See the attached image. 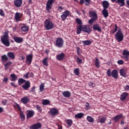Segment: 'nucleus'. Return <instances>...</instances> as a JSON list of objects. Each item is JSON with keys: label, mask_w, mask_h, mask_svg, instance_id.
<instances>
[{"label": "nucleus", "mask_w": 129, "mask_h": 129, "mask_svg": "<svg viewBox=\"0 0 129 129\" xmlns=\"http://www.w3.org/2000/svg\"><path fill=\"white\" fill-rule=\"evenodd\" d=\"M1 41L6 47H9L10 46L11 42L9 39V31L4 32V35L1 38Z\"/></svg>", "instance_id": "obj_1"}, {"label": "nucleus", "mask_w": 129, "mask_h": 129, "mask_svg": "<svg viewBox=\"0 0 129 129\" xmlns=\"http://www.w3.org/2000/svg\"><path fill=\"white\" fill-rule=\"evenodd\" d=\"M81 31L89 34L91 32L92 30L88 25H84L82 26H80L77 27V34L78 35H79Z\"/></svg>", "instance_id": "obj_2"}, {"label": "nucleus", "mask_w": 129, "mask_h": 129, "mask_svg": "<svg viewBox=\"0 0 129 129\" xmlns=\"http://www.w3.org/2000/svg\"><path fill=\"white\" fill-rule=\"evenodd\" d=\"M44 27L46 30H50L55 28V24L48 18L44 21Z\"/></svg>", "instance_id": "obj_3"}, {"label": "nucleus", "mask_w": 129, "mask_h": 129, "mask_svg": "<svg viewBox=\"0 0 129 129\" xmlns=\"http://www.w3.org/2000/svg\"><path fill=\"white\" fill-rule=\"evenodd\" d=\"M106 74L109 77L112 76L115 79L118 78V71L116 70H113L111 72V70L109 69L107 70Z\"/></svg>", "instance_id": "obj_4"}, {"label": "nucleus", "mask_w": 129, "mask_h": 129, "mask_svg": "<svg viewBox=\"0 0 129 129\" xmlns=\"http://www.w3.org/2000/svg\"><path fill=\"white\" fill-rule=\"evenodd\" d=\"M124 35L121 30V29H118L116 34H115V38L117 41V42H121L123 39Z\"/></svg>", "instance_id": "obj_5"}, {"label": "nucleus", "mask_w": 129, "mask_h": 129, "mask_svg": "<svg viewBox=\"0 0 129 129\" xmlns=\"http://www.w3.org/2000/svg\"><path fill=\"white\" fill-rule=\"evenodd\" d=\"M55 45L58 48H62L64 45V40L61 37H57L55 40Z\"/></svg>", "instance_id": "obj_6"}, {"label": "nucleus", "mask_w": 129, "mask_h": 129, "mask_svg": "<svg viewBox=\"0 0 129 129\" xmlns=\"http://www.w3.org/2000/svg\"><path fill=\"white\" fill-rule=\"evenodd\" d=\"M55 0H48L46 4V10L47 13H50V11L52 10L53 4L55 2Z\"/></svg>", "instance_id": "obj_7"}, {"label": "nucleus", "mask_w": 129, "mask_h": 129, "mask_svg": "<svg viewBox=\"0 0 129 129\" xmlns=\"http://www.w3.org/2000/svg\"><path fill=\"white\" fill-rule=\"evenodd\" d=\"M70 15V12L68 10L65 11L63 14L60 16V18L62 21H65L67 17Z\"/></svg>", "instance_id": "obj_8"}, {"label": "nucleus", "mask_w": 129, "mask_h": 129, "mask_svg": "<svg viewBox=\"0 0 129 129\" xmlns=\"http://www.w3.org/2000/svg\"><path fill=\"white\" fill-rule=\"evenodd\" d=\"M49 112L52 117L59 114V110L56 108H52L50 109Z\"/></svg>", "instance_id": "obj_9"}, {"label": "nucleus", "mask_w": 129, "mask_h": 129, "mask_svg": "<svg viewBox=\"0 0 129 129\" xmlns=\"http://www.w3.org/2000/svg\"><path fill=\"white\" fill-rule=\"evenodd\" d=\"M65 57H66V54L63 52H61L59 54H57L56 56V59L59 61H62L65 59Z\"/></svg>", "instance_id": "obj_10"}, {"label": "nucleus", "mask_w": 129, "mask_h": 129, "mask_svg": "<svg viewBox=\"0 0 129 129\" xmlns=\"http://www.w3.org/2000/svg\"><path fill=\"white\" fill-rule=\"evenodd\" d=\"M14 4L17 8H20L22 6L23 0H15L14 1Z\"/></svg>", "instance_id": "obj_11"}, {"label": "nucleus", "mask_w": 129, "mask_h": 129, "mask_svg": "<svg viewBox=\"0 0 129 129\" xmlns=\"http://www.w3.org/2000/svg\"><path fill=\"white\" fill-rule=\"evenodd\" d=\"M31 87V83L30 82L28 81L25 82V84L23 85L22 87L25 90H28L29 88Z\"/></svg>", "instance_id": "obj_12"}, {"label": "nucleus", "mask_w": 129, "mask_h": 129, "mask_svg": "<svg viewBox=\"0 0 129 129\" xmlns=\"http://www.w3.org/2000/svg\"><path fill=\"white\" fill-rule=\"evenodd\" d=\"M33 58V54H28V55H27L26 56V63L28 64H31L32 62V59Z\"/></svg>", "instance_id": "obj_13"}, {"label": "nucleus", "mask_w": 129, "mask_h": 129, "mask_svg": "<svg viewBox=\"0 0 129 129\" xmlns=\"http://www.w3.org/2000/svg\"><path fill=\"white\" fill-rule=\"evenodd\" d=\"M42 126L41 123H37L34 124H33L32 125L30 126L29 127V129H39L41 128Z\"/></svg>", "instance_id": "obj_14"}, {"label": "nucleus", "mask_w": 129, "mask_h": 129, "mask_svg": "<svg viewBox=\"0 0 129 129\" xmlns=\"http://www.w3.org/2000/svg\"><path fill=\"white\" fill-rule=\"evenodd\" d=\"M30 99L28 96H25L21 99V102L24 104H27L29 102Z\"/></svg>", "instance_id": "obj_15"}, {"label": "nucleus", "mask_w": 129, "mask_h": 129, "mask_svg": "<svg viewBox=\"0 0 129 129\" xmlns=\"http://www.w3.org/2000/svg\"><path fill=\"white\" fill-rule=\"evenodd\" d=\"M128 96V93L126 92L122 93L120 96V99L121 101H124Z\"/></svg>", "instance_id": "obj_16"}, {"label": "nucleus", "mask_w": 129, "mask_h": 129, "mask_svg": "<svg viewBox=\"0 0 129 129\" xmlns=\"http://www.w3.org/2000/svg\"><path fill=\"white\" fill-rule=\"evenodd\" d=\"M89 17L91 18V19H93L95 20H97L98 18L97 14L93 11L89 12Z\"/></svg>", "instance_id": "obj_17"}, {"label": "nucleus", "mask_w": 129, "mask_h": 129, "mask_svg": "<svg viewBox=\"0 0 129 129\" xmlns=\"http://www.w3.org/2000/svg\"><path fill=\"white\" fill-rule=\"evenodd\" d=\"M13 39L16 43H20L23 42L24 40L22 37H18L17 36H14V37H13Z\"/></svg>", "instance_id": "obj_18"}, {"label": "nucleus", "mask_w": 129, "mask_h": 129, "mask_svg": "<svg viewBox=\"0 0 129 129\" xmlns=\"http://www.w3.org/2000/svg\"><path fill=\"white\" fill-rule=\"evenodd\" d=\"M93 29L94 31H98L99 32L102 31L101 27H100L99 25L98 24H95L93 25Z\"/></svg>", "instance_id": "obj_19"}, {"label": "nucleus", "mask_w": 129, "mask_h": 129, "mask_svg": "<svg viewBox=\"0 0 129 129\" xmlns=\"http://www.w3.org/2000/svg\"><path fill=\"white\" fill-rule=\"evenodd\" d=\"M120 75L124 78L126 77V70L124 69H122L119 70Z\"/></svg>", "instance_id": "obj_20"}, {"label": "nucleus", "mask_w": 129, "mask_h": 129, "mask_svg": "<svg viewBox=\"0 0 129 129\" xmlns=\"http://www.w3.org/2000/svg\"><path fill=\"white\" fill-rule=\"evenodd\" d=\"M102 4L103 5V9H108V7H109V4L108 2L107 1H103Z\"/></svg>", "instance_id": "obj_21"}, {"label": "nucleus", "mask_w": 129, "mask_h": 129, "mask_svg": "<svg viewBox=\"0 0 129 129\" xmlns=\"http://www.w3.org/2000/svg\"><path fill=\"white\" fill-rule=\"evenodd\" d=\"M22 17V15L20 13L17 12L15 15V19L16 21H20V19Z\"/></svg>", "instance_id": "obj_22"}, {"label": "nucleus", "mask_w": 129, "mask_h": 129, "mask_svg": "<svg viewBox=\"0 0 129 129\" xmlns=\"http://www.w3.org/2000/svg\"><path fill=\"white\" fill-rule=\"evenodd\" d=\"M7 56L11 59H14L15 58V52H8Z\"/></svg>", "instance_id": "obj_23"}, {"label": "nucleus", "mask_w": 129, "mask_h": 129, "mask_svg": "<svg viewBox=\"0 0 129 129\" xmlns=\"http://www.w3.org/2000/svg\"><path fill=\"white\" fill-rule=\"evenodd\" d=\"M1 60L2 62L6 63L8 60V57L6 54H4V55H2L1 57Z\"/></svg>", "instance_id": "obj_24"}, {"label": "nucleus", "mask_w": 129, "mask_h": 129, "mask_svg": "<svg viewBox=\"0 0 129 129\" xmlns=\"http://www.w3.org/2000/svg\"><path fill=\"white\" fill-rule=\"evenodd\" d=\"M102 13L104 17L105 18H107L109 15L107 9L102 10Z\"/></svg>", "instance_id": "obj_25"}, {"label": "nucleus", "mask_w": 129, "mask_h": 129, "mask_svg": "<svg viewBox=\"0 0 129 129\" xmlns=\"http://www.w3.org/2000/svg\"><path fill=\"white\" fill-rule=\"evenodd\" d=\"M116 3L120 7H123L125 5L124 0H116Z\"/></svg>", "instance_id": "obj_26"}, {"label": "nucleus", "mask_w": 129, "mask_h": 129, "mask_svg": "<svg viewBox=\"0 0 129 129\" xmlns=\"http://www.w3.org/2000/svg\"><path fill=\"white\" fill-rule=\"evenodd\" d=\"M10 77L12 78L11 81L12 82H16L18 80V77L15 74H11Z\"/></svg>", "instance_id": "obj_27"}, {"label": "nucleus", "mask_w": 129, "mask_h": 129, "mask_svg": "<svg viewBox=\"0 0 129 129\" xmlns=\"http://www.w3.org/2000/svg\"><path fill=\"white\" fill-rule=\"evenodd\" d=\"M62 95L64 97H70L71 96V93L69 91H64L62 93Z\"/></svg>", "instance_id": "obj_28"}, {"label": "nucleus", "mask_w": 129, "mask_h": 129, "mask_svg": "<svg viewBox=\"0 0 129 129\" xmlns=\"http://www.w3.org/2000/svg\"><path fill=\"white\" fill-rule=\"evenodd\" d=\"M13 107L15 108H17L18 110L20 112L22 111V108L20 105L17 103H15V104L13 105Z\"/></svg>", "instance_id": "obj_29"}, {"label": "nucleus", "mask_w": 129, "mask_h": 129, "mask_svg": "<svg viewBox=\"0 0 129 129\" xmlns=\"http://www.w3.org/2000/svg\"><path fill=\"white\" fill-rule=\"evenodd\" d=\"M34 115V112L33 111H30L27 114V118H30L33 117Z\"/></svg>", "instance_id": "obj_30"}, {"label": "nucleus", "mask_w": 129, "mask_h": 129, "mask_svg": "<svg viewBox=\"0 0 129 129\" xmlns=\"http://www.w3.org/2000/svg\"><path fill=\"white\" fill-rule=\"evenodd\" d=\"M122 117H123V115L122 114H120L118 115H116L115 116V117H114L113 118V119L114 120V121H117L118 120L121 119Z\"/></svg>", "instance_id": "obj_31"}, {"label": "nucleus", "mask_w": 129, "mask_h": 129, "mask_svg": "<svg viewBox=\"0 0 129 129\" xmlns=\"http://www.w3.org/2000/svg\"><path fill=\"white\" fill-rule=\"evenodd\" d=\"M20 118L22 121H24L25 120V115L24 114V112L21 111L20 112Z\"/></svg>", "instance_id": "obj_32"}, {"label": "nucleus", "mask_w": 129, "mask_h": 129, "mask_svg": "<svg viewBox=\"0 0 129 129\" xmlns=\"http://www.w3.org/2000/svg\"><path fill=\"white\" fill-rule=\"evenodd\" d=\"M29 27L28 26H26V25H24L21 27V30L22 32H26L29 31Z\"/></svg>", "instance_id": "obj_33"}, {"label": "nucleus", "mask_w": 129, "mask_h": 129, "mask_svg": "<svg viewBox=\"0 0 129 129\" xmlns=\"http://www.w3.org/2000/svg\"><path fill=\"white\" fill-rule=\"evenodd\" d=\"M66 124L69 125V127L71 126L72 125V124L73 123V121L71 119H67L66 120Z\"/></svg>", "instance_id": "obj_34"}, {"label": "nucleus", "mask_w": 129, "mask_h": 129, "mask_svg": "<svg viewBox=\"0 0 129 129\" xmlns=\"http://www.w3.org/2000/svg\"><path fill=\"white\" fill-rule=\"evenodd\" d=\"M76 22L77 23V24L79 25V26H83V24L82 22V20L79 18H76Z\"/></svg>", "instance_id": "obj_35"}, {"label": "nucleus", "mask_w": 129, "mask_h": 129, "mask_svg": "<svg viewBox=\"0 0 129 129\" xmlns=\"http://www.w3.org/2000/svg\"><path fill=\"white\" fill-rule=\"evenodd\" d=\"M82 43L86 46H88L91 44V40H83Z\"/></svg>", "instance_id": "obj_36"}, {"label": "nucleus", "mask_w": 129, "mask_h": 129, "mask_svg": "<svg viewBox=\"0 0 129 129\" xmlns=\"http://www.w3.org/2000/svg\"><path fill=\"white\" fill-rule=\"evenodd\" d=\"M26 80H25L22 78L19 79L18 80V84L19 86H21L22 84L26 83Z\"/></svg>", "instance_id": "obj_37"}, {"label": "nucleus", "mask_w": 129, "mask_h": 129, "mask_svg": "<svg viewBox=\"0 0 129 129\" xmlns=\"http://www.w3.org/2000/svg\"><path fill=\"white\" fill-rule=\"evenodd\" d=\"M106 120V117H103L99 119V121H97V123L100 122L101 123H104Z\"/></svg>", "instance_id": "obj_38"}, {"label": "nucleus", "mask_w": 129, "mask_h": 129, "mask_svg": "<svg viewBox=\"0 0 129 129\" xmlns=\"http://www.w3.org/2000/svg\"><path fill=\"white\" fill-rule=\"evenodd\" d=\"M42 63L44 66L48 67L49 64L48 63V57H45L44 59L43 60Z\"/></svg>", "instance_id": "obj_39"}, {"label": "nucleus", "mask_w": 129, "mask_h": 129, "mask_svg": "<svg viewBox=\"0 0 129 129\" xmlns=\"http://www.w3.org/2000/svg\"><path fill=\"white\" fill-rule=\"evenodd\" d=\"M95 65L98 68H99L100 67V62H99V60L98 57L95 58Z\"/></svg>", "instance_id": "obj_40"}, {"label": "nucleus", "mask_w": 129, "mask_h": 129, "mask_svg": "<svg viewBox=\"0 0 129 129\" xmlns=\"http://www.w3.org/2000/svg\"><path fill=\"white\" fill-rule=\"evenodd\" d=\"M84 115L83 113H79L76 114L75 117L77 118H81L84 116Z\"/></svg>", "instance_id": "obj_41"}, {"label": "nucleus", "mask_w": 129, "mask_h": 129, "mask_svg": "<svg viewBox=\"0 0 129 129\" xmlns=\"http://www.w3.org/2000/svg\"><path fill=\"white\" fill-rule=\"evenodd\" d=\"M87 120H88V121H89V122H91L93 123L94 122V118H93L91 116H88L87 117Z\"/></svg>", "instance_id": "obj_42"}, {"label": "nucleus", "mask_w": 129, "mask_h": 129, "mask_svg": "<svg viewBox=\"0 0 129 129\" xmlns=\"http://www.w3.org/2000/svg\"><path fill=\"white\" fill-rule=\"evenodd\" d=\"M117 31V25L116 24H115V28H113L112 30H111L110 33L111 34H114Z\"/></svg>", "instance_id": "obj_43"}, {"label": "nucleus", "mask_w": 129, "mask_h": 129, "mask_svg": "<svg viewBox=\"0 0 129 129\" xmlns=\"http://www.w3.org/2000/svg\"><path fill=\"white\" fill-rule=\"evenodd\" d=\"M122 55L124 56H129V51L128 50H126V49H124L122 52Z\"/></svg>", "instance_id": "obj_44"}, {"label": "nucleus", "mask_w": 129, "mask_h": 129, "mask_svg": "<svg viewBox=\"0 0 129 129\" xmlns=\"http://www.w3.org/2000/svg\"><path fill=\"white\" fill-rule=\"evenodd\" d=\"M97 20L96 19H93V18H91V19H89V21H88V23L92 25H93V23L96 21Z\"/></svg>", "instance_id": "obj_45"}, {"label": "nucleus", "mask_w": 129, "mask_h": 129, "mask_svg": "<svg viewBox=\"0 0 129 129\" xmlns=\"http://www.w3.org/2000/svg\"><path fill=\"white\" fill-rule=\"evenodd\" d=\"M50 104V101L48 100H44L42 102V104L43 105H47Z\"/></svg>", "instance_id": "obj_46"}, {"label": "nucleus", "mask_w": 129, "mask_h": 129, "mask_svg": "<svg viewBox=\"0 0 129 129\" xmlns=\"http://www.w3.org/2000/svg\"><path fill=\"white\" fill-rule=\"evenodd\" d=\"M88 85L90 88H93V87H95V86H96L95 83L93 82H90L89 83Z\"/></svg>", "instance_id": "obj_47"}, {"label": "nucleus", "mask_w": 129, "mask_h": 129, "mask_svg": "<svg viewBox=\"0 0 129 129\" xmlns=\"http://www.w3.org/2000/svg\"><path fill=\"white\" fill-rule=\"evenodd\" d=\"M44 87H45V86L43 84H42L40 86V87H39V89H40V92H43L44 91Z\"/></svg>", "instance_id": "obj_48"}, {"label": "nucleus", "mask_w": 129, "mask_h": 129, "mask_svg": "<svg viewBox=\"0 0 129 129\" xmlns=\"http://www.w3.org/2000/svg\"><path fill=\"white\" fill-rule=\"evenodd\" d=\"M74 73L77 76L79 75V69H75Z\"/></svg>", "instance_id": "obj_49"}, {"label": "nucleus", "mask_w": 129, "mask_h": 129, "mask_svg": "<svg viewBox=\"0 0 129 129\" xmlns=\"http://www.w3.org/2000/svg\"><path fill=\"white\" fill-rule=\"evenodd\" d=\"M0 15L2 17H4L5 16V13H4V11L2 9H0Z\"/></svg>", "instance_id": "obj_50"}, {"label": "nucleus", "mask_w": 129, "mask_h": 129, "mask_svg": "<svg viewBox=\"0 0 129 129\" xmlns=\"http://www.w3.org/2000/svg\"><path fill=\"white\" fill-rule=\"evenodd\" d=\"M90 107L89 106V103L87 102L86 103V105L85 106V109L86 110H88L90 109Z\"/></svg>", "instance_id": "obj_51"}, {"label": "nucleus", "mask_w": 129, "mask_h": 129, "mask_svg": "<svg viewBox=\"0 0 129 129\" xmlns=\"http://www.w3.org/2000/svg\"><path fill=\"white\" fill-rule=\"evenodd\" d=\"M9 78L8 77H4V79L3 80V82L5 83H7L9 81Z\"/></svg>", "instance_id": "obj_52"}, {"label": "nucleus", "mask_w": 129, "mask_h": 129, "mask_svg": "<svg viewBox=\"0 0 129 129\" xmlns=\"http://www.w3.org/2000/svg\"><path fill=\"white\" fill-rule=\"evenodd\" d=\"M36 108L39 110L40 112H42V109L41 106L39 105H36Z\"/></svg>", "instance_id": "obj_53"}, {"label": "nucleus", "mask_w": 129, "mask_h": 129, "mask_svg": "<svg viewBox=\"0 0 129 129\" xmlns=\"http://www.w3.org/2000/svg\"><path fill=\"white\" fill-rule=\"evenodd\" d=\"M77 52L78 55H80L81 53V49L80 48V47H77Z\"/></svg>", "instance_id": "obj_54"}, {"label": "nucleus", "mask_w": 129, "mask_h": 129, "mask_svg": "<svg viewBox=\"0 0 129 129\" xmlns=\"http://www.w3.org/2000/svg\"><path fill=\"white\" fill-rule=\"evenodd\" d=\"M77 63L81 64L82 63V60L79 57H77Z\"/></svg>", "instance_id": "obj_55"}, {"label": "nucleus", "mask_w": 129, "mask_h": 129, "mask_svg": "<svg viewBox=\"0 0 129 129\" xmlns=\"http://www.w3.org/2000/svg\"><path fill=\"white\" fill-rule=\"evenodd\" d=\"M85 2V4L86 6H88L90 4L91 0H84Z\"/></svg>", "instance_id": "obj_56"}, {"label": "nucleus", "mask_w": 129, "mask_h": 129, "mask_svg": "<svg viewBox=\"0 0 129 129\" xmlns=\"http://www.w3.org/2000/svg\"><path fill=\"white\" fill-rule=\"evenodd\" d=\"M62 10H63V7L62 6H59L57 8V11L59 12H61Z\"/></svg>", "instance_id": "obj_57"}, {"label": "nucleus", "mask_w": 129, "mask_h": 129, "mask_svg": "<svg viewBox=\"0 0 129 129\" xmlns=\"http://www.w3.org/2000/svg\"><path fill=\"white\" fill-rule=\"evenodd\" d=\"M7 100H4L2 101V103L3 105H6L7 104Z\"/></svg>", "instance_id": "obj_58"}, {"label": "nucleus", "mask_w": 129, "mask_h": 129, "mask_svg": "<svg viewBox=\"0 0 129 129\" xmlns=\"http://www.w3.org/2000/svg\"><path fill=\"white\" fill-rule=\"evenodd\" d=\"M124 89L125 91H129V86L126 85L124 87Z\"/></svg>", "instance_id": "obj_59"}, {"label": "nucleus", "mask_w": 129, "mask_h": 129, "mask_svg": "<svg viewBox=\"0 0 129 129\" xmlns=\"http://www.w3.org/2000/svg\"><path fill=\"white\" fill-rule=\"evenodd\" d=\"M11 64H12V62H7L6 64H5V68H7V67H8V66H11Z\"/></svg>", "instance_id": "obj_60"}, {"label": "nucleus", "mask_w": 129, "mask_h": 129, "mask_svg": "<svg viewBox=\"0 0 129 129\" xmlns=\"http://www.w3.org/2000/svg\"><path fill=\"white\" fill-rule=\"evenodd\" d=\"M117 63L119 65H122L124 63V62L122 60H119L117 61Z\"/></svg>", "instance_id": "obj_61"}, {"label": "nucleus", "mask_w": 129, "mask_h": 129, "mask_svg": "<svg viewBox=\"0 0 129 129\" xmlns=\"http://www.w3.org/2000/svg\"><path fill=\"white\" fill-rule=\"evenodd\" d=\"M29 73H27L25 75H24V77L25 79H28L29 78Z\"/></svg>", "instance_id": "obj_62"}, {"label": "nucleus", "mask_w": 129, "mask_h": 129, "mask_svg": "<svg viewBox=\"0 0 129 129\" xmlns=\"http://www.w3.org/2000/svg\"><path fill=\"white\" fill-rule=\"evenodd\" d=\"M35 88L36 87H33L31 89V92H34L35 91Z\"/></svg>", "instance_id": "obj_63"}, {"label": "nucleus", "mask_w": 129, "mask_h": 129, "mask_svg": "<svg viewBox=\"0 0 129 129\" xmlns=\"http://www.w3.org/2000/svg\"><path fill=\"white\" fill-rule=\"evenodd\" d=\"M123 58H124L125 61H128V56H123Z\"/></svg>", "instance_id": "obj_64"}]
</instances>
